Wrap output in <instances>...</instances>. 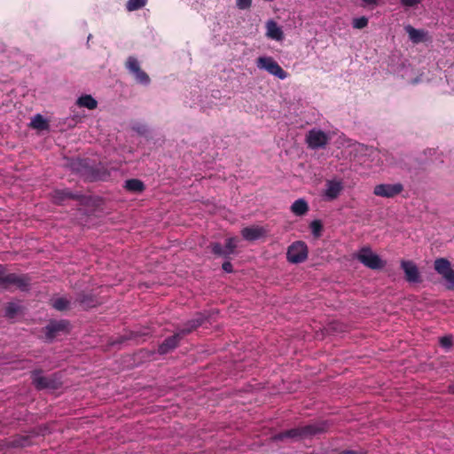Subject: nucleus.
I'll list each match as a JSON object with an SVG mask.
<instances>
[{
	"instance_id": "nucleus-23",
	"label": "nucleus",
	"mask_w": 454,
	"mask_h": 454,
	"mask_svg": "<svg viewBox=\"0 0 454 454\" xmlns=\"http://www.w3.org/2000/svg\"><path fill=\"white\" fill-rule=\"evenodd\" d=\"M292 212L296 215H303L309 210L308 203L303 199L296 200L291 206Z\"/></svg>"
},
{
	"instance_id": "nucleus-21",
	"label": "nucleus",
	"mask_w": 454,
	"mask_h": 454,
	"mask_svg": "<svg viewBox=\"0 0 454 454\" xmlns=\"http://www.w3.org/2000/svg\"><path fill=\"white\" fill-rule=\"evenodd\" d=\"M30 127L34 129L37 130H48L50 129L49 122L43 116L40 114H37L34 116L30 122Z\"/></svg>"
},
{
	"instance_id": "nucleus-39",
	"label": "nucleus",
	"mask_w": 454,
	"mask_h": 454,
	"mask_svg": "<svg viewBox=\"0 0 454 454\" xmlns=\"http://www.w3.org/2000/svg\"><path fill=\"white\" fill-rule=\"evenodd\" d=\"M364 4V5H378L379 0H361Z\"/></svg>"
},
{
	"instance_id": "nucleus-30",
	"label": "nucleus",
	"mask_w": 454,
	"mask_h": 454,
	"mask_svg": "<svg viewBox=\"0 0 454 454\" xmlns=\"http://www.w3.org/2000/svg\"><path fill=\"white\" fill-rule=\"evenodd\" d=\"M211 248H212V253L214 254L228 258L226 251L224 250V247H223V246L220 243H217V242L212 243Z\"/></svg>"
},
{
	"instance_id": "nucleus-4",
	"label": "nucleus",
	"mask_w": 454,
	"mask_h": 454,
	"mask_svg": "<svg viewBox=\"0 0 454 454\" xmlns=\"http://www.w3.org/2000/svg\"><path fill=\"white\" fill-rule=\"evenodd\" d=\"M356 258L371 270H380L386 265V262L378 254H374L369 247H362Z\"/></svg>"
},
{
	"instance_id": "nucleus-27",
	"label": "nucleus",
	"mask_w": 454,
	"mask_h": 454,
	"mask_svg": "<svg viewBox=\"0 0 454 454\" xmlns=\"http://www.w3.org/2000/svg\"><path fill=\"white\" fill-rule=\"evenodd\" d=\"M21 311V307L15 302H8L4 309V317L12 319Z\"/></svg>"
},
{
	"instance_id": "nucleus-12",
	"label": "nucleus",
	"mask_w": 454,
	"mask_h": 454,
	"mask_svg": "<svg viewBox=\"0 0 454 454\" xmlns=\"http://www.w3.org/2000/svg\"><path fill=\"white\" fill-rule=\"evenodd\" d=\"M207 317L203 314H197L193 318L188 320L182 327L176 328V331L184 338L185 335L191 333L198 327L202 325L206 321Z\"/></svg>"
},
{
	"instance_id": "nucleus-8",
	"label": "nucleus",
	"mask_w": 454,
	"mask_h": 454,
	"mask_svg": "<svg viewBox=\"0 0 454 454\" xmlns=\"http://www.w3.org/2000/svg\"><path fill=\"white\" fill-rule=\"evenodd\" d=\"M69 321L66 319L51 320L43 328L45 337L48 340H54L59 333L68 332Z\"/></svg>"
},
{
	"instance_id": "nucleus-20",
	"label": "nucleus",
	"mask_w": 454,
	"mask_h": 454,
	"mask_svg": "<svg viewBox=\"0 0 454 454\" xmlns=\"http://www.w3.org/2000/svg\"><path fill=\"white\" fill-rule=\"evenodd\" d=\"M31 444L32 442L29 435H16L7 443V446L9 448H24Z\"/></svg>"
},
{
	"instance_id": "nucleus-28",
	"label": "nucleus",
	"mask_w": 454,
	"mask_h": 454,
	"mask_svg": "<svg viewBox=\"0 0 454 454\" xmlns=\"http://www.w3.org/2000/svg\"><path fill=\"white\" fill-rule=\"evenodd\" d=\"M147 3V0H129L126 8L129 12L137 11L143 8Z\"/></svg>"
},
{
	"instance_id": "nucleus-36",
	"label": "nucleus",
	"mask_w": 454,
	"mask_h": 454,
	"mask_svg": "<svg viewBox=\"0 0 454 454\" xmlns=\"http://www.w3.org/2000/svg\"><path fill=\"white\" fill-rule=\"evenodd\" d=\"M133 129L140 135H145L147 132V127L144 124H136Z\"/></svg>"
},
{
	"instance_id": "nucleus-5",
	"label": "nucleus",
	"mask_w": 454,
	"mask_h": 454,
	"mask_svg": "<svg viewBox=\"0 0 454 454\" xmlns=\"http://www.w3.org/2000/svg\"><path fill=\"white\" fill-rule=\"evenodd\" d=\"M256 65L259 69H264L281 80L288 76V74L271 57H259Z\"/></svg>"
},
{
	"instance_id": "nucleus-18",
	"label": "nucleus",
	"mask_w": 454,
	"mask_h": 454,
	"mask_svg": "<svg viewBox=\"0 0 454 454\" xmlns=\"http://www.w3.org/2000/svg\"><path fill=\"white\" fill-rule=\"evenodd\" d=\"M265 234V230L259 226L245 227L241 230V235L247 241H254Z\"/></svg>"
},
{
	"instance_id": "nucleus-41",
	"label": "nucleus",
	"mask_w": 454,
	"mask_h": 454,
	"mask_svg": "<svg viewBox=\"0 0 454 454\" xmlns=\"http://www.w3.org/2000/svg\"><path fill=\"white\" fill-rule=\"evenodd\" d=\"M449 392L454 395V382L449 386Z\"/></svg>"
},
{
	"instance_id": "nucleus-11",
	"label": "nucleus",
	"mask_w": 454,
	"mask_h": 454,
	"mask_svg": "<svg viewBox=\"0 0 454 454\" xmlns=\"http://www.w3.org/2000/svg\"><path fill=\"white\" fill-rule=\"evenodd\" d=\"M403 191V185L397 184H380L374 187L373 193L383 198H394Z\"/></svg>"
},
{
	"instance_id": "nucleus-29",
	"label": "nucleus",
	"mask_w": 454,
	"mask_h": 454,
	"mask_svg": "<svg viewBox=\"0 0 454 454\" xmlns=\"http://www.w3.org/2000/svg\"><path fill=\"white\" fill-rule=\"evenodd\" d=\"M236 247H237L236 238H229L226 239L224 250L226 251L227 257H229L231 254L234 253Z\"/></svg>"
},
{
	"instance_id": "nucleus-33",
	"label": "nucleus",
	"mask_w": 454,
	"mask_h": 454,
	"mask_svg": "<svg viewBox=\"0 0 454 454\" xmlns=\"http://www.w3.org/2000/svg\"><path fill=\"white\" fill-rule=\"evenodd\" d=\"M439 343H440L441 347L448 349V348H451L453 345L452 337L450 335L442 336L440 338Z\"/></svg>"
},
{
	"instance_id": "nucleus-17",
	"label": "nucleus",
	"mask_w": 454,
	"mask_h": 454,
	"mask_svg": "<svg viewBox=\"0 0 454 454\" xmlns=\"http://www.w3.org/2000/svg\"><path fill=\"white\" fill-rule=\"evenodd\" d=\"M75 302L79 303V305L84 309L94 308L98 304V301L94 294L85 292L77 295Z\"/></svg>"
},
{
	"instance_id": "nucleus-22",
	"label": "nucleus",
	"mask_w": 454,
	"mask_h": 454,
	"mask_svg": "<svg viewBox=\"0 0 454 454\" xmlns=\"http://www.w3.org/2000/svg\"><path fill=\"white\" fill-rule=\"evenodd\" d=\"M76 104L80 107H86L89 110L96 109L97 106H98L97 100L94 98H92V96H90V95H82V96H81L77 99Z\"/></svg>"
},
{
	"instance_id": "nucleus-9",
	"label": "nucleus",
	"mask_w": 454,
	"mask_h": 454,
	"mask_svg": "<svg viewBox=\"0 0 454 454\" xmlns=\"http://www.w3.org/2000/svg\"><path fill=\"white\" fill-rule=\"evenodd\" d=\"M434 268L447 281L448 285L454 283V270L451 268L450 262L448 259L443 257L435 259Z\"/></svg>"
},
{
	"instance_id": "nucleus-1",
	"label": "nucleus",
	"mask_w": 454,
	"mask_h": 454,
	"mask_svg": "<svg viewBox=\"0 0 454 454\" xmlns=\"http://www.w3.org/2000/svg\"><path fill=\"white\" fill-rule=\"evenodd\" d=\"M327 429L325 422H317L305 426H301L289 430L279 433L276 438L283 440L284 438L304 439L310 438L316 434H322Z\"/></svg>"
},
{
	"instance_id": "nucleus-37",
	"label": "nucleus",
	"mask_w": 454,
	"mask_h": 454,
	"mask_svg": "<svg viewBox=\"0 0 454 454\" xmlns=\"http://www.w3.org/2000/svg\"><path fill=\"white\" fill-rule=\"evenodd\" d=\"M222 268H223V270L225 272H228V273H231V272H232V271H233V266H232L231 262H229V261L224 262L223 263V265H222Z\"/></svg>"
},
{
	"instance_id": "nucleus-16",
	"label": "nucleus",
	"mask_w": 454,
	"mask_h": 454,
	"mask_svg": "<svg viewBox=\"0 0 454 454\" xmlns=\"http://www.w3.org/2000/svg\"><path fill=\"white\" fill-rule=\"evenodd\" d=\"M52 198L55 203L62 204L66 200H82L83 196L74 193L69 189H60L53 192Z\"/></svg>"
},
{
	"instance_id": "nucleus-14",
	"label": "nucleus",
	"mask_w": 454,
	"mask_h": 454,
	"mask_svg": "<svg viewBox=\"0 0 454 454\" xmlns=\"http://www.w3.org/2000/svg\"><path fill=\"white\" fill-rule=\"evenodd\" d=\"M342 190L343 184L341 181L327 180L324 195L328 200H333L339 197Z\"/></svg>"
},
{
	"instance_id": "nucleus-3",
	"label": "nucleus",
	"mask_w": 454,
	"mask_h": 454,
	"mask_svg": "<svg viewBox=\"0 0 454 454\" xmlns=\"http://www.w3.org/2000/svg\"><path fill=\"white\" fill-rule=\"evenodd\" d=\"M31 278L27 274L4 273L0 275V287L9 290L12 286L25 292L29 289Z\"/></svg>"
},
{
	"instance_id": "nucleus-31",
	"label": "nucleus",
	"mask_w": 454,
	"mask_h": 454,
	"mask_svg": "<svg viewBox=\"0 0 454 454\" xmlns=\"http://www.w3.org/2000/svg\"><path fill=\"white\" fill-rule=\"evenodd\" d=\"M310 229L314 236L319 237L321 235L323 225L321 221L314 220L310 223Z\"/></svg>"
},
{
	"instance_id": "nucleus-15",
	"label": "nucleus",
	"mask_w": 454,
	"mask_h": 454,
	"mask_svg": "<svg viewBox=\"0 0 454 454\" xmlns=\"http://www.w3.org/2000/svg\"><path fill=\"white\" fill-rule=\"evenodd\" d=\"M181 339L183 338L177 331L172 336L166 338L158 348L159 354L165 355L175 349Z\"/></svg>"
},
{
	"instance_id": "nucleus-38",
	"label": "nucleus",
	"mask_w": 454,
	"mask_h": 454,
	"mask_svg": "<svg viewBox=\"0 0 454 454\" xmlns=\"http://www.w3.org/2000/svg\"><path fill=\"white\" fill-rule=\"evenodd\" d=\"M339 454H365V452L363 450H345Z\"/></svg>"
},
{
	"instance_id": "nucleus-24",
	"label": "nucleus",
	"mask_w": 454,
	"mask_h": 454,
	"mask_svg": "<svg viewBox=\"0 0 454 454\" xmlns=\"http://www.w3.org/2000/svg\"><path fill=\"white\" fill-rule=\"evenodd\" d=\"M50 304L58 311H65L70 309V301L65 297L53 298L51 300Z\"/></svg>"
},
{
	"instance_id": "nucleus-26",
	"label": "nucleus",
	"mask_w": 454,
	"mask_h": 454,
	"mask_svg": "<svg viewBox=\"0 0 454 454\" xmlns=\"http://www.w3.org/2000/svg\"><path fill=\"white\" fill-rule=\"evenodd\" d=\"M124 187L133 192H141L145 190V184L142 181L138 179H129L125 182Z\"/></svg>"
},
{
	"instance_id": "nucleus-13",
	"label": "nucleus",
	"mask_w": 454,
	"mask_h": 454,
	"mask_svg": "<svg viewBox=\"0 0 454 454\" xmlns=\"http://www.w3.org/2000/svg\"><path fill=\"white\" fill-rule=\"evenodd\" d=\"M401 268L405 273V279L410 283H419L421 281L420 274L417 265L411 261H402Z\"/></svg>"
},
{
	"instance_id": "nucleus-40",
	"label": "nucleus",
	"mask_w": 454,
	"mask_h": 454,
	"mask_svg": "<svg viewBox=\"0 0 454 454\" xmlns=\"http://www.w3.org/2000/svg\"><path fill=\"white\" fill-rule=\"evenodd\" d=\"M6 271V267L4 264H0V275L4 274Z\"/></svg>"
},
{
	"instance_id": "nucleus-7",
	"label": "nucleus",
	"mask_w": 454,
	"mask_h": 454,
	"mask_svg": "<svg viewBox=\"0 0 454 454\" xmlns=\"http://www.w3.org/2000/svg\"><path fill=\"white\" fill-rule=\"evenodd\" d=\"M286 257L292 263H301L308 257V247L305 242L296 241L287 249Z\"/></svg>"
},
{
	"instance_id": "nucleus-34",
	"label": "nucleus",
	"mask_w": 454,
	"mask_h": 454,
	"mask_svg": "<svg viewBox=\"0 0 454 454\" xmlns=\"http://www.w3.org/2000/svg\"><path fill=\"white\" fill-rule=\"evenodd\" d=\"M252 0H237V6L240 10H246L251 7Z\"/></svg>"
},
{
	"instance_id": "nucleus-35",
	"label": "nucleus",
	"mask_w": 454,
	"mask_h": 454,
	"mask_svg": "<svg viewBox=\"0 0 454 454\" xmlns=\"http://www.w3.org/2000/svg\"><path fill=\"white\" fill-rule=\"evenodd\" d=\"M422 0H401V4L405 7H414L420 4Z\"/></svg>"
},
{
	"instance_id": "nucleus-6",
	"label": "nucleus",
	"mask_w": 454,
	"mask_h": 454,
	"mask_svg": "<svg viewBox=\"0 0 454 454\" xmlns=\"http://www.w3.org/2000/svg\"><path fill=\"white\" fill-rule=\"evenodd\" d=\"M125 67L134 76L137 82L143 85H148L151 82L149 75L142 70L136 57L129 56L125 62Z\"/></svg>"
},
{
	"instance_id": "nucleus-32",
	"label": "nucleus",
	"mask_w": 454,
	"mask_h": 454,
	"mask_svg": "<svg viewBox=\"0 0 454 454\" xmlns=\"http://www.w3.org/2000/svg\"><path fill=\"white\" fill-rule=\"evenodd\" d=\"M353 27L362 29L368 25V19L366 17L356 18L352 22Z\"/></svg>"
},
{
	"instance_id": "nucleus-19",
	"label": "nucleus",
	"mask_w": 454,
	"mask_h": 454,
	"mask_svg": "<svg viewBox=\"0 0 454 454\" xmlns=\"http://www.w3.org/2000/svg\"><path fill=\"white\" fill-rule=\"evenodd\" d=\"M266 35L273 40L280 41L283 39V31L273 20L267 23V33Z\"/></svg>"
},
{
	"instance_id": "nucleus-10",
	"label": "nucleus",
	"mask_w": 454,
	"mask_h": 454,
	"mask_svg": "<svg viewBox=\"0 0 454 454\" xmlns=\"http://www.w3.org/2000/svg\"><path fill=\"white\" fill-rule=\"evenodd\" d=\"M329 141L328 136L320 129H311L306 135V143L311 149L325 147Z\"/></svg>"
},
{
	"instance_id": "nucleus-25",
	"label": "nucleus",
	"mask_w": 454,
	"mask_h": 454,
	"mask_svg": "<svg viewBox=\"0 0 454 454\" xmlns=\"http://www.w3.org/2000/svg\"><path fill=\"white\" fill-rule=\"evenodd\" d=\"M405 31L407 32L410 39L414 43H419L424 39L425 32L423 30L416 29L411 25H408L405 27Z\"/></svg>"
},
{
	"instance_id": "nucleus-2",
	"label": "nucleus",
	"mask_w": 454,
	"mask_h": 454,
	"mask_svg": "<svg viewBox=\"0 0 454 454\" xmlns=\"http://www.w3.org/2000/svg\"><path fill=\"white\" fill-rule=\"evenodd\" d=\"M41 369L34 370L31 372L32 383L37 390L51 389L56 390L61 385V376L59 373H52L49 376L42 375Z\"/></svg>"
}]
</instances>
